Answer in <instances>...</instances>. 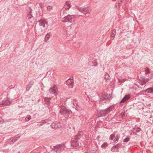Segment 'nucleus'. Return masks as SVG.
I'll list each match as a JSON object with an SVG mask.
<instances>
[{
    "instance_id": "38",
    "label": "nucleus",
    "mask_w": 153,
    "mask_h": 153,
    "mask_svg": "<svg viewBox=\"0 0 153 153\" xmlns=\"http://www.w3.org/2000/svg\"><path fill=\"white\" fill-rule=\"evenodd\" d=\"M102 95L103 96H105L104 97L105 98H106V100L108 99V94H102Z\"/></svg>"
},
{
    "instance_id": "21",
    "label": "nucleus",
    "mask_w": 153,
    "mask_h": 153,
    "mask_svg": "<svg viewBox=\"0 0 153 153\" xmlns=\"http://www.w3.org/2000/svg\"><path fill=\"white\" fill-rule=\"evenodd\" d=\"M50 35L51 34L50 33H48L46 35L45 38V41L46 42L49 39Z\"/></svg>"
},
{
    "instance_id": "14",
    "label": "nucleus",
    "mask_w": 153,
    "mask_h": 153,
    "mask_svg": "<svg viewBox=\"0 0 153 153\" xmlns=\"http://www.w3.org/2000/svg\"><path fill=\"white\" fill-rule=\"evenodd\" d=\"M20 137H18V138H16L15 137H13L10 138L8 140V142L10 143H13L16 141L20 138Z\"/></svg>"
},
{
    "instance_id": "20",
    "label": "nucleus",
    "mask_w": 153,
    "mask_h": 153,
    "mask_svg": "<svg viewBox=\"0 0 153 153\" xmlns=\"http://www.w3.org/2000/svg\"><path fill=\"white\" fill-rule=\"evenodd\" d=\"M120 134H118L116 136L114 140L115 143H116L117 142L120 138Z\"/></svg>"
},
{
    "instance_id": "19",
    "label": "nucleus",
    "mask_w": 153,
    "mask_h": 153,
    "mask_svg": "<svg viewBox=\"0 0 153 153\" xmlns=\"http://www.w3.org/2000/svg\"><path fill=\"white\" fill-rule=\"evenodd\" d=\"M146 92L148 94H152L153 95V88H148L146 90Z\"/></svg>"
},
{
    "instance_id": "43",
    "label": "nucleus",
    "mask_w": 153,
    "mask_h": 153,
    "mask_svg": "<svg viewBox=\"0 0 153 153\" xmlns=\"http://www.w3.org/2000/svg\"><path fill=\"white\" fill-rule=\"evenodd\" d=\"M30 85L32 86L33 84V82H30L29 84Z\"/></svg>"
},
{
    "instance_id": "28",
    "label": "nucleus",
    "mask_w": 153,
    "mask_h": 153,
    "mask_svg": "<svg viewBox=\"0 0 153 153\" xmlns=\"http://www.w3.org/2000/svg\"><path fill=\"white\" fill-rule=\"evenodd\" d=\"M53 8V7L52 6L49 5L47 7V10L49 11H51Z\"/></svg>"
},
{
    "instance_id": "15",
    "label": "nucleus",
    "mask_w": 153,
    "mask_h": 153,
    "mask_svg": "<svg viewBox=\"0 0 153 153\" xmlns=\"http://www.w3.org/2000/svg\"><path fill=\"white\" fill-rule=\"evenodd\" d=\"M130 97V95H126L122 99V100L120 102V103H124L125 101L128 100Z\"/></svg>"
},
{
    "instance_id": "24",
    "label": "nucleus",
    "mask_w": 153,
    "mask_h": 153,
    "mask_svg": "<svg viewBox=\"0 0 153 153\" xmlns=\"http://www.w3.org/2000/svg\"><path fill=\"white\" fill-rule=\"evenodd\" d=\"M82 133V132L81 131L79 132L77 135L76 136V139H79L81 137Z\"/></svg>"
},
{
    "instance_id": "3",
    "label": "nucleus",
    "mask_w": 153,
    "mask_h": 153,
    "mask_svg": "<svg viewBox=\"0 0 153 153\" xmlns=\"http://www.w3.org/2000/svg\"><path fill=\"white\" fill-rule=\"evenodd\" d=\"M75 18L74 15H68L63 18L62 22H63L71 23L74 22Z\"/></svg>"
},
{
    "instance_id": "42",
    "label": "nucleus",
    "mask_w": 153,
    "mask_h": 153,
    "mask_svg": "<svg viewBox=\"0 0 153 153\" xmlns=\"http://www.w3.org/2000/svg\"><path fill=\"white\" fill-rule=\"evenodd\" d=\"M121 3L119 1H118V3H116L115 4V6L116 7H117V6H118Z\"/></svg>"
},
{
    "instance_id": "4",
    "label": "nucleus",
    "mask_w": 153,
    "mask_h": 153,
    "mask_svg": "<svg viewBox=\"0 0 153 153\" xmlns=\"http://www.w3.org/2000/svg\"><path fill=\"white\" fill-rule=\"evenodd\" d=\"M75 6L77 7L78 10L80 12H82L85 15L87 13L90 14L89 9L88 7H80L77 5H75Z\"/></svg>"
},
{
    "instance_id": "40",
    "label": "nucleus",
    "mask_w": 153,
    "mask_h": 153,
    "mask_svg": "<svg viewBox=\"0 0 153 153\" xmlns=\"http://www.w3.org/2000/svg\"><path fill=\"white\" fill-rule=\"evenodd\" d=\"M121 143H118L117 144L113 146V147H118V145H120Z\"/></svg>"
},
{
    "instance_id": "13",
    "label": "nucleus",
    "mask_w": 153,
    "mask_h": 153,
    "mask_svg": "<svg viewBox=\"0 0 153 153\" xmlns=\"http://www.w3.org/2000/svg\"><path fill=\"white\" fill-rule=\"evenodd\" d=\"M71 7V5L70 2L69 1H67L64 4L63 8H65L66 10H68Z\"/></svg>"
},
{
    "instance_id": "12",
    "label": "nucleus",
    "mask_w": 153,
    "mask_h": 153,
    "mask_svg": "<svg viewBox=\"0 0 153 153\" xmlns=\"http://www.w3.org/2000/svg\"><path fill=\"white\" fill-rule=\"evenodd\" d=\"M51 126L53 128H56L60 126L59 123L57 122H54L51 124Z\"/></svg>"
},
{
    "instance_id": "36",
    "label": "nucleus",
    "mask_w": 153,
    "mask_h": 153,
    "mask_svg": "<svg viewBox=\"0 0 153 153\" xmlns=\"http://www.w3.org/2000/svg\"><path fill=\"white\" fill-rule=\"evenodd\" d=\"M140 130L141 129L140 128L138 127L136 128V132L137 133H138L140 131Z\"/></svg>"
},
{
    "instance_id": "1",
    "label": "nucleus",
    "mask_w": 153,
    "mask_h": 153,
    "mask_svg": "<svg viewBox=\"0 0 153 153\" xmlns=\"http://www.w3.org/2000/svg\"><path fill=\"white\" fill-rule=\"evenodd\" d=\"M59 107L60 108V112L59 116L61 115L64 118L70 117L71 116L72 113L71 111L67 109L65 107L61 105Z\"/></svg>"
},
{
    "instance_id": "35",
    "label": "nucleus",
    "mask_w": 153,
    "mask_h": 153,
    "mask_svg": "<svg viewBox=\"0 0 153 153\" xmlns=\"http://www.w3.org/2000/svg\"><path fill=\"white\" fill-rule=\"evenodd\" d=\"M105 79L109 80L110 78V77L108 75H105Z\"/></svg>"
},
{
    "instance_id": "5",
    "label": "nucleus",
    "mask_w": 153,
    "mask_h": 153,
    "mask_svg": "<svg viewBox=\"0 0 153 153\" xmlns=\"http://www.w3.org/2000/svg\"><path fill=\"white\" fill-rule=\"evenodd\" d=\"M35 28L36 33L38 35H41L45 32V28L40 27V26L35 25Z\"/></svg>"
},
{
    "instance_id": "7",
    "label": "nucleus",
    "mask_w": 153,
    "mask_h": 153,
    "mask_svg": "<svg viewBox=\"0 0 153 153\" xmlns=\"http://www.w3.org/2000/svg\"><path fill=\"white\" fill-rule=\"evenodd\" d=\"M11 100L9 98L7 97L1 102L0 105L1 106H3L4 105H8L11 103Z\"/></svg>"
},
{
    "instance_id": "8",
    "label": "nucleus",
    "mask_w": 153,
    "mask_h": 153,
    "mask_svg": "<svg viewBox=\"0 0 153 153\" xmlns=\"http://www.w3.org/2000/svg\"><path fill=\"white\" fill-rule=\"evenodd\" d=\"M74 81V80L73 79L69 78L66 81L65 83L68 85L69 88H72L73 86Z\"/></svg>"
},
{
    "instance_id": "9",
    "label": "nucleus",
    "mask_w": 153,
    "mask_h": 153,
    "mask_svg": "<svg viewBox=\"0 0 153 153\" xmlns=\"http://www.w3.org/2000/svg\"><path fill=\"white\" fill-rule=\"evenodd\" d=\"M38 24H37L35 25L40 26V27L45 28V24H47V22L45 20L41 19L38 21Z\"/></svg>"
},
{
    "instance_id": "6",
    "label": "nucleus",
    "mask_w": 153,
    "mask_h": 153,
    "mask_svg": "<svg viewBox=\"0 0 153 153\" xmlns=\"http://www.w3.org/2000/svg\"><path fill=\"white\" fill-rule=\"evenodd\" d=\"M63 146L64 145L63 144H59L53 146L52 149L53 151L56 152L57 153H59Z\"/></svg>"
},
{
    "instance_id": "16",
    "label": "nucleus",
    "mask_w": 153,
    "mask_h": 153,
    "mask_svg": "<svg viewBox=\"0 0 153 153\" xmlns=\"http://www.w3.org/2000/svg\"><path fill=\"white\" fill-rule=\"evenodd\" d=\"M77 140L78 139L76 138L75 140H72V144L73 146H79Z\"/></svg>"
},
{
    "instance_id": "22",
    "label": "nucleus",
    "mask_w": 153,
    "mask_h": 153,
    "mask_svg": "<svg viewBox=\"0 0 153 153\" xmlns=\"http://www.w3.org/2000/svg\"><path fill=\"white\" fill-rule=\"evenodd\" d=\"M67 30L66 31L68 32H72L73 31V30L74 29H72L71 27V26H68L67 27Z\"/></svg>"
},
{
    "instance_id": "17",
    "label": "nucleus",
    "mask_w": 153,
    "mask_h": 153,
    "mask_svg": "<svg viewBox=\"0 0 153 153\" xmlns=\"http://www.w3.org/2000/svg\"><path fill=\"white\" fill-rule=\"evenodd\" d=\"M45 103L48 105H50L51 102V98L45 97L44 99Z\"/></svg>"
},
{
    "instance_id": "34",
    "label": "nucleus",
    "mask_w": 153,
    "mask_h": 153,
    "mask_svg": "<svg viewBox=\"0 0 153 153\" xmlns=\"http://www.w3.org/2000/svg\"><path fill=\"white\" fill-rule=\"evenodd\" d=\"M31 87V86L29 84H28L27 85V87L26 89V90L27 91H28Z\"/></svg>"
},
{
    "instance_id": "44",
    "label": "nucleus",
    "mask_w": 153,
    "mask_h": 153,
    "mask_svg": "<svg viewBox=\"0 0 153 153\" xmlns=\"http://www.w3.org/2000/svg\"><path fill=\"white\" fill-rule=\"evenodd\" d=\"M122 117H123L124 116H125V114H123V115H122Z\"/></svg>"
},
{
    "instance_id": "46",
    "label": "nucleus",
    "mask_w": 153,
    "mask_h": 153,
    "mask_svg": "<svg viewBox=\"0 0 153 153\" xmlns=\"http://www.w3.org/2000/svg\"><path fill=\"white\" fill-rule=\"evenodd\" d=\"M116 0H115V1H116Z\"/></svg>"
},
{
    "instance_id": "11",
    "label": "nucleus",
    "mask_w": 153,
    "mask_h": 153,
    "mask_svg": "<svg viewBox=\"0 0 153 153\" xmlns=\"http://www.w3.org/2000/svg\"><path fill=\"white\" fill-rule=\"evenodd\" d=\"M34 11V10H33L32 9L30 11V14H28L27 16L28 19L30 20L29 21H30V20H33L34 19L33 16L34 15V14H33Z\"/></svg>"
},
{
    "instance_id": "26",
    "label": "nucleus",
    "mask_w": 153,
    "mask_h": 153,
    "mask_svg": "<svg viewBox=\"0 0 153 153\" xmlns=\"http://www.w3.org/2000/svg\"><path fill=\"white\" fill-rule=\"evenodd\" d=\"M130 140V138L128 136H127L126 138L124 139L123 140L124 142H128Z\"/></svg>"
},
{
    "instance_id": "29",
    "label": "nucleus",
    "mask_w": 153,
    "mask_h": 153,
    "mask_svg": "<svg viewBox=\"0 0 153 153\" xmlns=\"http://www.w3.org/2000/svg\"><path fill=\"white\" fill-rule=\"evenodd\" d=\"M145 74L146 75H147L150 72V70L148 68H146L145 70Z\"/></svg>"
},
{
    "instance_id": "37",
    "label": "nucleus",
    "mask_w": 153,
    "mask_h": 153,
    "mask_svg": "<svg viewBox=\"0 0 153 153\" xmlns=\"http://www.w3.org/2000/svg\"><path fill=\"white\" fill-rule=\"evenodd\" d=\"M4 122V120L0 117V123H3Z\"/></svg>"
},
{
    "instance_id": "2",
    "label": "nucleus",
    "mask_w": 153,
    "mask_h": 153,
    "mask_svg": "<svg viewBox=\"0 0 153 153\" xmlns=\"http://www.w3.org/2000/svg\"><path fill=\"white\" fill-rule=\"evenodd\" d=\"M113 108L110 106L105 109L102 110L98 112L97 115L98 117L105 116L112 111Z\"/></svg>"
},
{
    "instance_id": "45",
    "label": "nucleus",
    "mask_w": 153,
    "mask_h": 153,
    "mask_svg": "<svg viewBox=\"0 0 153 153\" xmlns=\"http://www.w3.org/2000/svg\"><path fill=\"white\" fill-rule=\"evenodd\" d=\"M137 94V95H138V96L139 95V94H138H138Z\"/></svg>"
},
{
    "instance_id": "39",
    "label": "nucleus",
    "mask_w": 153,
    "mask_h": 153,
    "mask_svg": "<svg viewBox=\"0 0 153 153\" xmlns=\"http://www.w3.org/2000/svg\"><path fill=\"white\" fill-rule=\"evenodd\" d=\"M44 123V122H39V124H38V125L39 126H42L43 124Z\"/></svg>"
},
{
    "instance_id": "27",
    "label": "nucleus",
    "mask_w": 153,
    "mask_h": 153,
    "mask_svg": "<svg viewBox=\"0 0 153 153\" xmlns=\"http://www.w3.org/2000/svg\"><path fill=\"white\" fill-rule=\"evenodd\" d=\"M108 145V143L107 142H105L101 146L103 149H104Z\"/></svg>"
},
{
    "instance_id": "32",
    "label": "nucleus",
    "mask_w": 153,
    "mask_h": 153,
    "mask_svg": "<svg viewBox=\"0 0 153 153\" xmlns=\"http://www.w3.org/2000/svg\"><path fill=\"white\" fill-rule=\"evenodd\" d=\"M105 96H103L102 95L100 97V99L102 100H106V98H105L104 97Z\"/></svg>"
},
{
    "instance_id": "25",
    "label": "nucleus",
    "mask_w": 153,
    "mask_h": 153,
    "mask_svg": "<svg viewBox=\"0 0 153 153\" xmlns=\"http://www.w3.org/2000/svg\"><path fill=\"white\" fill-rule=\"evenodd\" d=\"M150 77L149 78H143L142 79V81L144 82L145 83L148 82L149 79Z\"/></svg>"
},
{
    "instance_id": "18",
    "label": "nucleus",
    "mask_w": 153,
    "mask_h": 153,
    "mask_svg": "<svg viewBox=\"0 0 153 153\" xmlns=\"http://www.w3.org/2000/svg\"><path fill=\"white\" fill-rule=\"evenodd\" d=\"M116 33V30H114L112 31V33L110 36V38L111 39L113 40L114 39V37L115 36Z\"/></svg>"
},
{
    "instance_id": "30",
    "label": "nucleus",
    "mask_w": 153,
    "mask_h": 153,
    "mask_svg": "<svg viewBox=\"0 0 153 153\" xmlns=\"http://www.w3.org/2000/svg\"><path fill=\"white\" fill-rule=\"evenodd\" d=\"M31 118V116L30 115H28L27 117L25 118V120L26 121H29V120Z\"/></svg>"
},
{
    "instance_id": "23",
    "label": "nucleus",
    "mask_w": 153,
    "mask_h": 153,
    "mask_svg": "<svg viewBox=\"0 0 153 153\" xmlns=\"http://www.w3.org/2000/svg\"><path fill=\"white\" fill-rule=\"evenodd\" d=\"M119 147H114L113 146L111 149V151L113 152H117L118 151Z\"/></svg>"
},
{
    "instance_id": "31",
    "label": "nucleus",
    "mask_w": 153,
    "mask_h": 153,
    "mask_svg": "<svg viewBox=\"0 0 153 153\" xmlns=\"http://www.w3.org/2000/svg\"><path fill=\"white\" fill-rule=\"evenodd\" d=\"M115 135L114 134H111L110 136L109 139L111 140H112L114 138Z\"/></svg>"
},
{
    "instance_id": "41",
    "label": "nucleus",
    "mask_w": 153,
    "mask_h": 153,
    "mask_svg": "<svg viewBox=\"0 0 153 153\" xmlns=\"http://www.w3.org/2000/svg\"><path fill=\"white\" fill-rule=\"evenodd\" d=\"M142 81L140 82V84L141 85H144L145 83L144 82L141 81Z\"/></svg>"
},
{
    "instance_id": "33",
    "label": "nucleus",
    "mask_w": 153,
    "mask_h": 153,
    "mask_svg": "<svg viewBox=\"0 0 153 153\" xmlns=\"http://www.w3.org/2000/svg\"><path fill=\"white\" fill-rule=\"evenodd\" d=\"M92 63H93V65H92V66L94 67L97 66V63L96 61H94Z\"/></svg>"
},
{
    "instance_id": "10",
    "label": "nucleus",
    "mask_w": 153,
    "mask_h": 153,
    "mask_svg": "<svg viewBox=\"0 0 153 153\" xmlns=\"http://www.w3.org/2000/svg\"><path fill=\"white\" fill-rule=\"evenodd\" d=\"M57 90V87L54 86L53 87L50 88L49 90V92H50V94L55 95V94L56 93V92Z\"/></svg>"
}]
</instances>
